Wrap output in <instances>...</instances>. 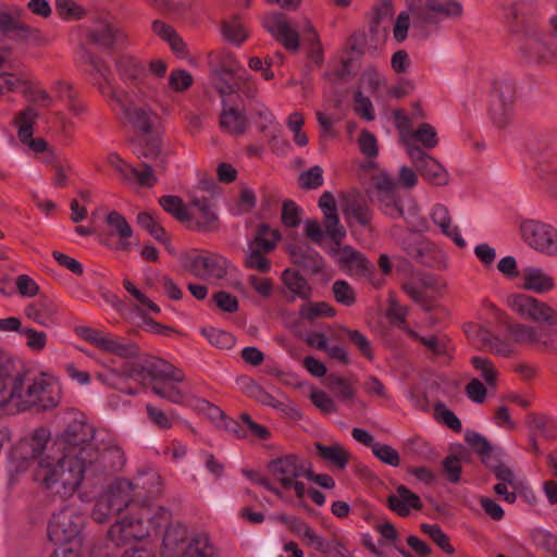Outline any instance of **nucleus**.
Wrapping results in <instances>:
<instances>
[{"label": "nucleus", "mask_w": 557, "mask_h": 557, "mask_svg": "<svg viewBox=\"0 0 557 557\" xmlns=\"http://www.w3.org/2000/svg\"><path fill=\"white\" fill-rule=\"evenodd\" d=\"M516 97L515 84L508 79L496 81L492 94L490 115L498 127H505L511 116Z\"/></svg>", "instance_id": "nucleus-16"}, {"label": "nucleus", "mask_w": 557, "mask_h": 557, "mask_svg": "<svg viewBox=\"0 0 557 557\" xmlns=\"http://www.w3.org/2000/svg\"><path fill=\"white\" fill-rule=\"evenodd\" d=\"M137 223L145 228L152 237L162 244H166L165 231L153 216L148 212H141L137 215Z\"/></svg>", "instance_id": "nucleus-53"}, {"label": "nucleus", "mask_w": 557, "mask_h": 557, "mask_svg": "<svg viewBox=\"0 0 557 557\" xmlns=\"http://www.w3.org/2000/svg\"><path fill=\"white\" fill-rule=\"evenodd\" d=\"M387 505L400 517L408 516L411 509L422 508L420 497L405 485L397 486L396 492L387 497Z\"/></svg>", "instance_id": "nucleus-30"}, {"label": "nucleus", "mask_w": 557, "mask_h": 557, "mask_svg": "<svg viewBox=\"0 0 557 557\" xmlns=\"http://www.w3.org/2000/svg\"><path fill=\"white\" fill-rule=\"evenodd\" d=\"M416 141L420 143L425 149H433L438 145L437 132L429 123H421L416 129H413L410 136V145L405 146L408 157H410L411 148H420L416 145Z\"/></svg>", "instance_id": "nucleus-40"}, {"label": "nucleus", "mask_w": 557, "mask_h": 557, "mask_svg": "<svg viewBox=\"0 0 557 557\" xmlns=\"http://www.w3.org/2000/svg\"><path fill=\"white\" fill-rule=\"evenodd\" d=\"M523 286L525 289L539 294L549 292L554 288V278L542 269L529 267L523 270Z\"/></svg>", "instance_id": "nucleus-37"}, {"label": "nucleus", "mask_w": 557, "mask_h": 557, "mask_svg": "<svg viewBox=\"0 0 557 557\" xmlns=\"http://www.w3.org/2000/svg\"><path fill=\"white\" fill-rule=\"evenodd\" d=\"M38 117V111L34 107L28 106L15 117V124L17 125L18 139L33 151L44 152L48 149V143L44 138H33L34 124Z\"/></svg>", "instance_id": "nucleus-19"}, {"label": "nucleus", "mask_w": 557, "mask_h": 557, "mask_svg": "<svg viewBox=\"0 0 557 557\" xmlns=\"http://www.w3.org/2000/svg\"><path fill=\"white\" fill-rule=\"evenodd\" d=\"M125 119L137 131L148 134L151 132L153 123L157 119V113L152 107L145 106H119Z\"/></svg>", "instance_id": "nucleus-31"}, {"label": "nucleus", "mask_w": 557, "mask_h": 557, "mask_svg": "<svg viewBox=\"0 0 557 557\" xmlns=\"http://www.w3.org/2000/svg\"><path fill=\"white\" fill-rule=\"evenodd\" d=\"M201 333L212 346H215L220 349H228L235 344L234 336L231 333L220 329L205 327L202 329Z\"/></svg>", "instance_id": "nucleus-47"}, {"label": "nucleus", "mask_w": 557, "mask_h": 557, "mask_svg": "<svg viewBox=\"0 0 557 557\" xmlns=\"http://www.w3.org/2000/svg\"><path fill=\"white\" fill-rule=\"evenodd\" d=\"M342 331L346 334L350 343H352L364 357L368 359L373 358L370 341L361 332L357 330H350L345 326L342 327Z\"/></svg>", "instance_id": "nucleus-61"}, {"label": "nucleus", "mask_w": 557, "mask_h": 557, "mask_svg": "<svg viewBox=\"0 0 557 557\" xmlns=\"http://www.w3.org/2000/svg\"><path fill=\"white\" fill-rule=\"evenodd\" d=\"M471 363L487 385L494 386L496 384L497 371L490 359L475 356L471 359Z\"/></svg>", "instance_id": "nucleus-57"}, {"label": "nucleus", "mask_w": 557, "mask_h": 557, "mask_svg": "<svg viewBox=\"0 0 557 557\" xmlns=\"http://www.w3.org/2000/svg\"><path fill=\"white\" fill-rule=\"evenodd\" d=\"M132 503V485L128 480H117L97 498L91 517L97 522H108Z\"/></svg>", "instance_id": "nucleus-11"}, {"label": "nucleus", "mask_w": 557, "mask_h": 557, "mask_svg": "<svg viewBox=\"0 0 557 557\" xmlns=\"http://www.w3.org/2000/svg\"><path fill=\"white\" fill-rule=\"evenodd\" d=\"M160 206L164 211L173 215L180 222H187L188 207L183 203V200L173 195L163 196L159 199Z\"/></svg>", "instance_id": "nucleus-45"}, {"label": "nucleus", "mask_w": 557, "mask_h": 557, "mask_svg": "<svg viewBox=\"0 0 557 557\" xmlns=\"http://www.w3.org/2000/svg\"><path fill=\"white\" fill-rule=\"evenodd\" d=\"M504 455L500 448L491 447L484 455L481 456L482 462L491 469L495 476L503 482H508L510 486H516L515 474L512 470L503 462L502 456Z\"/></svg>", "instance_id": "nucleus-36"}, {"label": "nucleus", "mask_w": 557, "mask_h": 557, "mask_svg": "<svg viewBox=\"0 0 557 557\" xmlns=\"http://www.w3.org/2000/svg\"><path fill=\"white\" fill-rule=\"evenodd\" d=\"M0 394H5L0 406L10 413L29 410L45 412L60 405L62 387L54 376L42 372L24 371L12 374V366L9 364V379L5 389Z\"/></svg>", "instance_id": "nucleus-2"}, {"label": "nucleus", "mask_w": 557, "mask_h": 557, "mask_svg": "<svg viewBox=\"0 0 557 557\" xmlns=\"http://www.w3.org/2000/svg\"><path fill=\"white\" fill-rule=\"evenodd\" d=\"M409 158L425 181L436 186L448 184V172L437 160L425 153L421 148H411Z\"/></svg>", "instance_id": "nucleus-17"}, {"label": "nucleus", "mask_w": 557, "mask_h": 557, "mask_svg": "<svg viewBox=\"0 0 557 557\" xmlns=\"http://www.w3.org/2000/svg\"><path fill=\"white\" fill-rule=\"evenodd\" d=\"M143 156L145 158H148V157L154 158L156 164L152 165V164L144 163L141 170L135 169L136 174H134L133 184L137 183L140 186L151 187L157 182V177L154 175V168L161 166L163 161L158 159L159 151H157V150H151V152L149 154L145 152V153H143Z\"/></svg>", "instance_id": "nucleus-42"}, {"label": "nucleus", "mask_w": 557, "mask_h": 557, "mask_svg": "<svg viewBox=\"0 0 557 557\" xmlns=\"http://www.w3.org/2000/svg\"><path fill=\"white\" fill-rule=\"evenodd\" d=\"M394 14L391 0H381L373 9L371 32L379 34L381 32V24L388 22Z\"/></svg>", "instance_id": "nucleus-51"}, {"label": "nucleus", "mask_w": 557, "mask_h": 557, "mask_svg": "<svg viewBox=\"0 0 557 557\" xmlns=\"http://www.w3.org/2000/svg\"><path fill=\"white\" fill-rule=\"evenodd\" d=\"M128 483L132 485V502L134 498H156L162 493L161 476L151 467L140 469Z\"/></svg>", "instance_id": "nucleus-20"}, {"label": "nucleus", "mask_w": 557, "mask_h": 557, "mask_svg": "<svg viewBox=\"0 0 557 557\" xmlns=\"http://www.w3.org/2000/svg\"><path fill=\"white\" fill-rule=\"evenodd\" d=\"M55 10L64 21H77L86 15V10L73 0H55Z\"/></svg>", "instance_id": "nucleus-50"}, {"label": "nucleus", "mask_w": 557, "mask_h": 557, "mask_svg": "<svg viewBox=\"0 0 557 557\" xmlns=\"http://www.w3.org/2000/svg\"><path fill=\"white\" fill-rule=\"evenodd\" d=\"M75 331L81 338L92 344L99 350L121 359H136L140 355L139 346L132 339L89 326H78Z\"/></svg>", "instance_id": "nucleus-10"}, {"label": "nucleus", "mask_w": 557, "mask_h": 557, "mask_svg": "<svg viewBox=\"0 0 557 557\" xmlns=\"http://www.w3.org/2000/svg\"><path fill=\"white\" fill-rule=\"evenodd\" d=\"M324 232L334 242V246L341 245L346 237V230L341 224L337 213L324 215Z\"/></svg>", "instance_id": "nucleus-52"}, {"label": "nucleus", "mask_w": 557, "mask_h": 557, "mask_svg": "<svg viewBox=\"0 0 557 557\" xmlns=\"http://www.w3.org/2000/svg\"><path fill=\"white\" fill-rule=\"evenodd\" d=\"M421 531L426 534L443 552L446 554H454L455 549L451 546L448 536L443 532L438 524L422 523Z\"/></svg>", "instance_id": "nucleus-49"}, {"label": "nucleus", "mask_w": 557, "mask_h": 557, "mask_svg": "<svg viewBox=\"0 0 557 557\" xmlns=\"http://www.w3.org/2000/svg\"><path fill=\"white\" fill-rule=\"evenodd\" d=\"M116 70L127 88L147 79L146 65L133 57H122L119 59Z\"/></svg>", "instance_id": "nucleus-34"}, {"label": "nucleus", "mask_w": 557, "mask_h": 557, "mask_svg": "<svg viewBox=\"0 0 557 557\" xmlns=\"http://www.w3.org/2000/svg\"><path fill=\"white\" fill-rule=\"evenodd\" d=\"M299 185L304 189H315L323 185V170L319 165L311 166L299 175Z\"/></svg>", "instance_id": "nucleus-58"}, {"label": "nucleus", "mask_w": 557, "mask_h": 557, "mask_svg": "<svg viewBox=\"0 0 557 557\" xmlns=\"http://www.w3.org/2000/svg\"><path fill=\"white\" fill-rule=\"evenodd\" d=\"M187 226L200 232L216 230L218 215L207 198H195L188 205Z\"/></svg>", "instance_id": "nucleus-18"}, {"label": "nucleus", "mask_w": 557, "mask_h": 557, "mask_svg": "<svg viewBox=\"0 0 557 557\" xmlns=\"http://www.w3.org/2000/svg\"><path fill=\"white\" fill-rule=\"evenodd\" d=\"M216 548L207 533L194 534L181 557H215Z\"/></svg>", "instance_id": "nucleus-39"}, {"label": "nucleus", "mask_w": 557, "mask_h": 557, "mask_svg": "<svg viewBox=\"0 0 557 557\" xmlns=\"http://www.w3.org/2000/svg\"><path fill=\"white\" fill-rule=\"evenodd\" d=\"M510 308L539 326L511 323L507 325L508 337L517 344L557 352V310L534 297L517 294L508 297Z\"/></svg>", "instance_id": "nucleus-3"}, {"label": "nucleus", "mask_w": 557, "mask_h": 557, "mask_svg": "<svg viewBox=\"0 0 557 557\" xmlns=\"http://www.w3.org/2000/svg\"><path fill=\"white\" fill-rule=\"evenodd\" d=\"M372 453L377 459L389 466L398 467L400 463L399 454L389 445L376 443L373 445Z\"/></svg>", "instance_id": "nucleus-62"}, {"label": "nucleus", "mask_w": 557, "mask_h": 557, "mask_svg": "<svg viewBox=\"0 0 557 557\" xmlns=\"http://www.w3.org/2000/svg\"><path fill=\"white\" fill-rule=\"evenodd\" d=\"M252 112L257 117L256 123L262 133L269 132L271 140L276 138V133L280 131V124L275 121L274 114L262 102H256L252 107Z\"/></svg>", "instance_id": "nucleus-41"}, {"label": "nucleus", "mask_w": 557, "mask_h": 557, "mask_svg": "<svg viewBox=\"0 0 557 557\" xmlns=\"http://www.w3.org/2000/svg\"><path fill=\"white\" fill-rule=\"evenodd\" d=\"M332 290L337 302L344 306H351L355 304L356 293L346 281L338 280L334 282Z\"/></svg>", "instance_id": "nucleus-59"}, {"label": "nucleus", "mask_w": 557, "mask_h": 557, "mask_svg": "<svg viewBox=\"0 0 557 557\" xmlns=\"http://www.w3.org/2000/svg\"><path fill=\"white\" fill-rule=\"evenodd\" d=\"M430 216L433 223L440 227L441 232L445 236L451 238L459 248H465L467 246L466 240L460 234L459 227L457 225H451L453 218L446 206L442 203L434 205L430 212Z\"/></svg>", "instance_id": "nucleus-28"}, {"label": "nucleus", "mask_w": 557, "mask_h": 557, "mask_svg": "<svg viewBox=\"0 0 557 557\" xmlns=\"http://www.w3.org/2000/svg\"><path fill=\"white\" fill-rule=\"evenodd\" d=\"M520 51L530 64L547 65L557 59V50H554L547 40L539 35L528 36L521 45Z\"/></svg>", "instance_id": "nucleus-21"}, {"label": "nucleus", "mask_w": 557, "mask_h": 557, "mask_svg": "<svg viewBox=\"0 0 557 557\" xmlns=\"http://www.w3.org/2000/svg\"><path fill=\"white\" fill-rule=\"evenodd\" d=\"M289 255L295 264L308 269L313 273L321 272L324 267L322 256L307 244H296L290 246Z\"/></svg>", "instance_id": "nucleus-32"}, {"label": "nucleus", "mask_w": 557, "mask_h": 557, "mask_svg": "<svg viewBox=\"0 0 557 557\" xmlns=\"http://www.w3.org/2000/svg\"><path fill=\"white\" fill-rule=\"evenodd\" d=\"M144 369H139V364L136 363H125L121 368V370L110 369L104 373H99L97 379L113 388L120 389L129 395H135V389H125L122 386V383L127 379H137V375L141 374Z\"/></svg>", "instance_id": "nucleus-29"}, {"label": "nucleus", "mask_w": 557, "mask_h": 557, "mask_svg": "<svg viewBox=\"0 0 557 557\" xmlns=\"http://www.w3.org/2000/svg\"><path fill=\"white\" fill-rule=\"evenodd\" d=\"M539 177L548 183H557V156H547L536 165Z\"/></svg>", "instance_id": "nucleus-54"}, {"label": "nucleus", "mask_w": 557, "mask_h": 557, "mask_svg": "<svg viewBox=\"0 0 557 557\" xmlns=\"http://www.w3.org/2000/svg\"><path fill=\"white\" fill-rule=\"evenodd\" d=\"M432 14L443 18H458L462 15V5L455 0H428L425 11L418 12V15L423 23L430 24L435 21Z\"/></svg>", "instance_id": "nucleus-26"}, {"label": "nucleus", "mask_w": 557, "mask_h": 557, "mask_svg": "<svg viewBox=\"0 0 557 557\" xmlns=\"http://www.w3.org/2000/svg\"><path fill=\"white\" fill-rule=\"evenodd\" d=\"M265 28L273 34L282 45L292 51H297L299 47V36L297 30L290 25L286 15L281 12L269 14L264 18Z\"/></svg>", "instance_id": "nucleus-22"}, {"label": "nucleus", "mask_w": 557, "mask_h": 557, "mask_svg": "<svg viewBox=\"0 0 557 557\" xmlns=\"http://www.w3.org/2000/svg\"><path fill=\"white\" fill-rule=\"evenodd\" d=\"M280 239L281 234L276 228L268 224L260 225L253 239L248 243L244 258L245 267L260 273L270 272L271 261L267 255L275 249Z\"/></svg>", "instance_id": "nucleus-9"}, {"label": "nucleus", "mask_w": 557, "mask_h": 557, "mask_svg": "<svg viewBox=\"0 0 557 557\" xmlns=\"http://www.w3.org/2000/svg\"><path fill=\"white\" fill-rule=\"evenodd\" d=\"M107 223L112 228V233H115L121 238L120 247L125 249L127 244L124 242L133 235L131 225L127 223L125 218L116 211H112L107 216Z\"/></svg>", "instance_id": "nucleus-44"}, {"label": "nucleus", "mask_w": 557, "mask_h": 557, "mask_svg": "<svg viewBox=\"0 0 557 557\" xmlns=\"http://www.w3.org/2000/svg\"><path fill=\"white\" fill-rule=\"evenodd\" d=\"M85 517L78 505L69 503L51 515L48 537L55 544L82 546Z\"/></svg>", "instance_id": "nucleus-5"}, {"label": "nucleus", "mask_w": 557, "mask_h": 557, "mask_svg": "<svg viewBox=\"0 0 557 557\" xmlns=\"http://www.w3.org/2000/svg\"><path fill=\"white\" fill-rule=\"evenodd\" d=\"M222 32L225 39L236 46H240L247 38V30L237 17L225 21L222 26Z\"/></svg>", "instance_id": "nucleus-46"}, {"label": "nucleus", "mask_w": 557, "mask_h": 557, "mask_svg": "<svg viewBox=\"0 0 557 557\" xmlns=\"http://www.w3.org/2000/svg\"><path fill=\"white\" fill-rule=\"evenodd\" d=\"M531 539L533 543L542 547L546 550L556 552L557 550V537L550 532L543 529H535L531 533Z\"/></svg>", "instance_id": "nucleus-64"}, {"label": "nucleus", "mask_w": 557, "mask_h": 557, "mask_svg": "<svg viewBox=\"0 0 557 557\" xmlns=\"http://www.w3.org/2000/svg\"><path fill=\"white\" fill-rule=\"evenodd\" d=\"M212 85L219 92L222 103L239 99V83L235 70L220 69L212 74Z\"/></svg>", "instance_id": "nucleus-25"}, {"label": "nucleus", "mask_w": 557, "mask_h": 557, "mask_svg": "<svg viewBox=\"0 0 557 557\" xmlns=\"http://www.w3.org/2000/svg\"><path fill=\"white\" fill-rule=\"evenodd\" d=\"M57 306L47 298H40L25 307V315L46 327L57 323Z\"/></svg>", "instance_id": "nucleus-33"}, {"label": "nucleus", "mask_w": 557, "mask_h": 557, "mask_svg": "<svg viewBox=\"0 0 557 557\" xmlns=\"http://www.w3.org/2000/svg\"><path fill=\"white\" fill-rule=\"evenodd\" d=\"M318 455L332 467L343 470L346 468L350 454L338 443L332 445L315 444Z\"/></svg>", "instance_id": "nucleus-38"}, {"label": "nucleus", "mask_w": 557, "mask_h": 557, "mask_svg": "<svg viewBox=\"0 0 557 557\" xmlns=\"http://www.w3.org/2000/svg\"><path fill=\"white\" fill-rule=\"evenodd\" d=\"M95 435V426L82 413L74 414L50 447L49 431L37 429L12 450L15 470L23 472L30 461H37L35 482L51 495L69 498L77 492L87 475L106 471Z\"/></svg>", "instance_id": "nucleus-1"}, {"label": "nucleus", "mask_w": 557, "mask_h": 557, "mask_svg": "<svg viewBox=\"0 0 557 557\" xmlns=\"http://www.w3.org/2000/svg\"><path fill=\"white\" fill-rule=\"evenodd\" d=\"M182 267L193 275L208 281L225 278L230 269L228 260L212 251H189L181 256Z\"/></svg>", "instance_id": "nucleus-8"}, {"label": "nucleus", "mask_w": 557, "mask_h": 557, "mask_svg": "<svg viewBox=\"0 0 557 557\" xmlns=\"http://www.w3.org/2000/svg\"><path fill=\"white\" fill-rule=\"evenodd\" d=\"M194 83V78L186 70H172L169 76V88L175 92H183Z\"/></svg>", "instance_id": "nucleus-55"}, {"label": "nucleus", "mask_w": 557, "mask_h": 557, "mask_svg": "<svg viewBox=\"0 0 557 557\" xmlns=\"http://www.w3.org/2000/svg\"><path fill=\"white\" fill-rule=\"evenodd\" d=\"M465 332L470 343L478 349L486 350L503 358H510L516 352L511 343L494 334L484 325L469 323L466 325Z\"/></svg>", "instance_id": "nucleus-13"}, {"label": "nucleus", "mask_w": 557, "mask_h": 557, "mask_svg": "<svg viewBox=\"0 0 557 557\" xmlns=\"http://www.w3.org/2000/svg\"><path fill=\"white\" fill-rule=\"evenodd\" d=\"M521 236L533 249L541 252L557 255V230L540 221L528 220L521 223Z\"/></svg>", "instance_id": "nucleus-14"}, {"label": "nucleus", "mask_w": 557, "mask_h": 557, "mask_svg": "<svg viewBox=\"0 0 557 557\" xmlns=\"http://www.w3.org/2000/svg\"><path fill=\"white\" fill-rule=\"evenodd\" d=\"M150 506L141 508L139 517L126 516L113 523L108 532L110 541L116 546L125 545L132 541L141 540L149 535L148 524L153 528L165 525L171 513L168 509L159 507L156 516H150Z\"/></svg>", "instance_id": "nucleus-4"}, {"label": "nucleus", "mask_w": 557, "mask_h": 557, "mask_svg": "<svg viewBox=\"0 0 557 557\" xmlns=\"http://www.w3.org/2000/svg\"><path fill=\"white\" fill-rule=\"evenodd\" d=\"M268 471L284 490L293 488L299 498L306 494V486L299 479L312 476L307 462L296 455H285L272 460L268 465Z\"/></svg>", "instance_id": "nucleus-7"}, {"label": "nucleus", "mask_w": 557, "mask_h": 557, "mask_svg": "<svg viewBox=\"0 0 557 557\" xmlns=\"http://www.w3.org/2000/svg\"><path fill=\"white\" fill-rule=\"evenodd\" d=\"M374 195L381 205V209L386 215L393 219L405 216V212L396 190H392V193H375Z\"/></svg>", "instance_id": "nucleus-43"}, {"label": "nucleus", "mask_w": 557, "mask_h": 557, "mask_svg": "<svg viewBox=\"0 0 557 557\" xmlns=\"http://www.w3.org/2000/svg\"><path fill=\"white\" fill-rule=\"evenodd\" d=\"M394 123L399 133L400 141L404 146L410 145V136L413 132L411 128V121L401 110H395L393 112Z\"/></svg>", "instance_id": "nucleus-60"}, {"label": "nucleus", "mask_w": 557, "mask_h": 557, "mask_svg": "<svg viewBox=\"0 0 557 557\" xmlns=\"http://www.w3.org/2000/svg\"><path fill=\"white\" fill-rule=\"evenodd\" d=\"M100 92L113 100L117 106H147L151 107L157 102L159 91L156 86L147 79L139 84L132 85L127 90H115L106 81L99 86Z\"/></svg>", "instance_id": "nucleus-12"}, {"label": "nucleus", "mask_w": 557, "mask_h": 557, "mask_svg": "<svg viewBox=\"0 0 557 557\" xmlns=\"http://www.w3.org/2000/svg\"><path fill=\"white\" fill-rule=\"evenodd\" d=\"M344 212L345 214L356 219V221L361 225H368L371 221L372 213L370 209L357 200L350 201L345 208Z\"/></svg>", "instance_id": "nucleus-63"}, {"label": "nucleus", "mask_w": 557, "mask_h": 557, "mask_svg": "<svg viewBox=\"0 0 557 557\" xmlns=\"http://www.w3.org/2000/svg\"><path fill=\"white\" fill-rule=\"evenodd\" d=\"M281 278L284 285L283 294L288 301H294L296 298L306 300L311 297L312 288L298 271L285 269Z\"/></svg>", "instance_id": "nucleus-27"}, {"label": "nucleus", "mask_w": 557, "mask_h": 557, "mask_svg": "<svg viewBox=\"0 0 557 557\" xmlns=\"http://www.w3.org/2000/svg\"><path fill=\"white\" fill-rule=\"evenodd\" d=\"M90 38L102 47H111L125 38L121 26L111 21L102 20L97 22L90 32Z\"/></svg>", "instance_id": "nucleus-35"}, {"label": "nucleus", "mask_w": 557, "mask_h": 557, "mask_svg": "<svg viewBox=\"0 0 557 557\" xmlns=\"http://www.w3.org/2000/svg\"><path fill=\"white\" fill-rule=\"evenodd\" d=\"M219 122L221 129L232 136L243 135L248 127L246 112L238 107L237 100L222 103Z\"/></svg>", "instance_id": "nucleus-23"}, {"label": "nucleus", "mask_w": 557, "mask_h": 557, "mask_svg": "<svg viewBox=\"0 0 557 557\" xmlns=\"http://www.w3.org/2000/svg\"><path fill=\"white\" fill-rule=\"evenodd\" d=\"M23 10L0 3V40H11L34 47L48 45L46 35L38 28L32 27L21 18Z\"/></svg>", "instance_id": "nucleus-6"}, {"label": "nucleus", "mask_w": 557, "mask_h": 557, "mask_svg": "<svg viewBox=\"0 0 557 557\" xmlns=\"http://www.w3.org/2000/svg\"><path fill=\"white\" fill-rule=\"evenodd\" d=\"M139 369H144L143 373L137 375L140 383L146 384L148 377L152 381L164 382H183L185 380L184 372L169 363L163 359H158L150 362L147 367L139 364Z\"/></svg>", "instance_id": "nucleus-24"}, {"label": "nucleus", "mask_w": 557, "mask_h": 557, "mask_svg": "<svg viewBox=\"0 0 557 557\" xmlns=\"http://www.w3.org/2000/svg\"><path fill=\"white\" fill-rule=\"evenodd\" d=\"M338 268L352 277L370 276L374 271L373 264L354 247L332 246L327 250Z\"/></svg>", "instance_id": "nucleus-15"}, {"label": "nucleus", "mask_w": 557, "mask_h": 557, "mask_svg": "<svg viewBox=\"0 0 557 557\" xmlns=\"http://www.w3.org/2000/svg\"><path fill=\"white\" fill-rule=\"evenodd\" d=\"M108 163L115 169L121 180L126 184H133L135 168L124 161L116 152L108 156Z\"/></svg>", "instance_id": "nucleus-56"}, {"label": "nucleus", "mask_w": 557, "mask_h": 557, "mask_svg": "<svg viewBox=\"0 0 557 557\" xmlns=\"http://www.w3.org/2000/svg\"><path fill=\"white\" fill-rule=\"evenodd\" d=\"M299 314L302 319L312 321L320 317H333L335 310L324 301L308 302L300 307Z\"/></svg>", "instance_id": "nucleus-48"}]
</instances>
